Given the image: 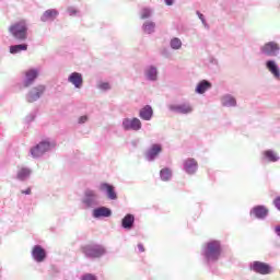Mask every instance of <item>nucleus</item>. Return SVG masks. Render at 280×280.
I'll return each instance as SVG.
<instances>
[{"instance_id":"13","label":"nucleus","mask_w":280,"mask_h":280,"mask_svg":"<svg viewBox=\"0 0 280 280\" xmlns=\"http://www.w3.org/2000/svg\"><path fill=\"white\" fill-rule=\"evenodd\" d=\"M58 14H59L58 10L48 9L40 16V21H42V23L54 22V21H56V19H58Z\"/></svg>"},{"instance_id":"31","label":"nucleus","mask_w":280,"mask_h":280,"mask_svg":"<svg viewBox=\"0 0 280 280\" xmlns=\"http://www.w3.org/2000/svg\"><path fill=\"white\" fill-rule=\"evenodd\" d=\"M182 45H183V43H182V40L179 38H173L171 40L172 49H180Z\"/></svg>"},{"instance_id":"21","label":"nucleus","mask_w":280,"mask_h":280,"mask_svg":"<svg viewBox=\"0 0 280 280\" xmlns=\"http://www.w3.org/2000/svg\"><path fill=\"white\" fill-rule=\"evenodd\" d=\"M27 44L23 43V44H16V45H12L10 46V54H21V51H27Z\"/></svg>"},{"instance_id":"37","label":"nucleus","mask_w":280,"mask_h":280,"mask_svg":"<svg viewBox=\"0 0 280 280\" xmlns=\"http://www.w3.org/2000/svg\"><path fill=\"white\" fill-rule=\"evenodd\" d=\"M21 194H25V196H30L32 194V188H27L26 190H22Z\"/></svg>"},{"instance_id":"16","label":"nucleus","mask_w":280,"mask_h":280,"mask_svg":"<svg viewBox=\"0 0 280 280\" xmlns=\"http://www.w3.org/2000/svg\"><path fill=\"white\" fill-rule=\"evenodd\" d=\"M170 109L178 112L179 114H190V112H192V107L188 103H184L182 105H170Z\"/></svg>"},{"instance_id":"14","label":"nucleus","mask_w":280,"mask_h":280,"mask_svg":"<svg viewBox=\"0 0 280 280\" xmlns=\"http://www.w3.org/2000/svg\"><path fill=\"white\" fill-rule=\"evenodd\" d=\"M162 151H163L162 144H152L149 151H147V159L149 161L155 160V158H158V155H160Z\"/></svg>"},{"instance_id":"42","label":"nucleus","mask_w":280,"mask_h":280,"mask_svg":"<svg viewBox=\"0 0 280 280\" xmlns=\"http://www.w3.org/2000/svg\"><path fill=\"white\" fill-rule=\"evenodd\" d=\"M197 14H198L200 21H202V23H206L203 14H201L200 12H197Z\"/></svg>"},{"instance_id":"6","label":"nucleus","mask_w":280,"mask_h":280,"mask_svg":"<svg viewBox=\"0 0 280 280\" xmlns=\"http://www.w3.org/2000/svg\"><path fill=\"white\" fill-rule=\"evenodd\" d=\"M45 91L47 88L45 85H36L32 88L26 94V102L28 104H34V102H38L42 95H45Z\"/></svg>"},{"instance_id":"2","label":"nucleus","mask_w":280,"mask_h":280,"mask_svg":"<svg viewBox=\"0 0 280 280\" xmlns=\"http://www.w3.org/2000/svg\"><path fill=\"white\" fill-rule=\"evenodd\" d=\"M27 21L22 20L20 22H15L9 27V34H11L18 43H25V40H27Z\"/></svg>"},{"instance_id":"8","label":"nucleus","mask_w":280,"mask_h":280,"mask_svg":"<svg viewBox=\"0 0 280 280\" xmlns=\"http://www.w3.org/2000/svg\"><path fill=\"white\" fill-rule=\"evenodd\" d=\"M32 257L37 264H43L47 259V250L40 245H35L32 249Z\"/></svg>"},{"instance_id":"25","label":"nucleus","mask_w":280,"mask_h":280,"mask_svg":"<svg viewBox=\"0 0 280 280\" xmlns=\"http://www.w3.org/2000/svg\"><path fill=\"white\" fill-rule=\"evenodd\" d=\"M172 175L173 173L171 168H162L160 171V176L163 182H170V179L172 178Z\"/></svg>"},{"instance_id":"40","label":"nucleus","mask_w":280,"mask_h":280,"mask_svg":"<svg viewBox=\"0 0 280 280\" xmlns=\"http://www.w3.org/2000/svg\"><path fill=\"white\" fill-rule=\"evenodd\" d=\"M98 88L102 89V91H106V82L101 83Z\"/></svg>"},{"instance_id":"11","label":"nucleus","mask_w":280,"mask_h":280,"mask_svg":"<svg viewBox=\"0 0 280 280\" xmlns=\"http://www.w3.org/2000/svg\"><path fill=\"white\" fill-rule=\"evenodd\" d=\"M68 82L74 85V89H82L84 84V78L80 72H72L68 77Z\"/></svg>"},{"instance_id":"19","label":"nucleus","mask_w":280,"mask_h":280,"mask_svg":"<svg viewBox=\"0 0 280 280\" xmlns=\"http://www.w3.org/2000/svg\"><path fill=\"white\" fill-rule=\"evenodd\" d=\"M152 116L153 109L151 105H144V107L140 109V118H142L143 120H151Z\"/></svg>"},{"instance_id":"20","label":"nucleus","mask_w":280,"mask_h":280,"mask_svg":"<svg viewBox=\"0 0 280 280\" xmlns=\"http://www.w3.org/2000/svg\"><path fill=\"white\" fill-rule=\"evenodd\" d=\"M133 224H135L133 214H126V217H124V219L121 220V225L124 226V229H132Z\"/></svg>"},{"instance_id":"15","label":"nucleus","mask_w":280,"mask_h":280,"mask_svg":"<svg viewBox=\"0 0 280 280\" xmlns=\"http://www.w3.org/2000/svg\"><path fill=\"white\" fill-rule=\"evenodd\" d=\"M32 176V168L30 167H20L16 173V179L25 183Z\"/></svg>"},{"instance_id":"33","label":"nucleus","mask_w":280,"mask_h":280,"mask_svg":"<svg viewBox=\"0 0 280 280\" xmlns=\"http://www.w3.org/2000/svg\"><path fill=\"white\" fill-rule=\"evenodd\" d=\"M81 280H97V277L93 273H84L81 276Z\"/></svg>"},{"instance_id":"4","label":"nucleus","mask_w":280,"mask_h":280,"mask_svg":"<svg viewBox=\"0 0 280 280\" xmlns=\"http://www.w3.org/2000/svg\"><path fill=\"white\" fill-rule=\"evenodd\" d=\"M205 257L208 261H214L222 255V244L219 240H211L207 242L203 250Z\"/></svg>"},{"instance_id":"24","label":"nucleus","mask_w":280,"mask_h":280,"mask_svg":"<svg viewBox=\"0 0 280 280\" xmlns=\"http://www.w3.org/2000/svg\"><path fill=\"white\" fill-rule=\"evenodd\" d=\"M209 88H211L210 81L203 80L198 83L196 91L199 92V94H202L206 90H209Z\"/></svg>"},{"instance_id":"7","label":"nucleus","mask_w":280,"mask_h":280,"mask_svg":"<svg viewBox=\"0 0 280 280\" xmlns=\"http://www.w3.org/2000/svg\"><path fill=\"white\" fill-rule=\"evenodd\" d=\"M250 268L254 272H259L260 275H270L272 272L270 264L266 261H253Z\"/></svg>"},{"instance_id":"38","label":"nucleus","mask_w":280,"mask_h":280,"mask_svg":"<svg viewBox=\"0 0 280 280\" xmlns=\"http://www.w3.org/2000/svg\"><path fill=\"white\" fill-rule=\"evenodd\" d=\"M35 117L36 116L34 114H31L30 116L26 117V121H34Z\"/></svg>"},{"instance_id":"18","label":"nucleus","mask_w":280,"mask_h":280,"mask_svg":"<svg viewBox=\"0 0 280 280\" xmlns=\"http://www.w3.org/2000/svg\"><path fill=\"white\" fill-rule=\"evenodd\" d=\"M92 209V218H94V220H102V218H106V207L97 206Z\"/></svg>"},{"instance_id":"9","label":"nucleus","mask_w":280,"mask_h":280,"mask_svg":"<svg viewBox=\"0 0 280 280\" xmlns=\"http://www.w3.org/2000/svg\"><path fill=\"white\" fill-rule=\"evenodd\" d=\"M260 51L265 54V56H278L280 51V45H278V43H275V42L266 43L260 48Z\"/></svg>"},{"instance_id":"35","label":"nucleus","mask_w":280,"mask_h":280,"mask_svg":"<svg viewBox=\"0 0 280 280\" xmlns=\"http://www.w3.org/2000/svg\"><path fill=\"white\" fill-rule=\"evenodd\" d=\"M86 121H89V116L88 115L80 116L79 119H78V124L81 125V126L83 124H86Z\"/></svg>"},{"instance_id":"39","label":"nucleus","mask_w":280,"mask_h":280,"mask_svg":"<svg viewBox=\"0 0 280 280\" xmlns=\"http://www.w3.org/2000/svg\"><path fill=\"white\" fill-rule=\"evenodd\" d=\"M138 248L140 253H143L145 250V246H143V244H138Z\"/></svg>"},{"instance_id":"27","label":"nucleus","mask_w":280,"mask_h":280,"mask_svg":"<svg viewBox=\"0 0 280 280\" xmlns=\"http://www.w3.org/2000/svg\"><path fill=\"white\" fill-rule=\"evenodd\" d=\"M107 197L108 199H112V201H115L116 199H118V195L115 190V187L108 184H107Z\"/></svg>"},{"instance_id":"23","label":"nucleus","mask_w":280,"mask_h":280,"mask_svg":"<svg viewBox=\"0 0 280 280\" xmlns=\"http://www.w3.org/2000/svg\"><path fill=\"white\" fill-rule=\"evenodd\" d=\"M268 211L269 210H267V208L264 206H258L253 209V213L256 215V218H266V215H268Z\"/></svg>"},{"instance_id":"36","label":"nucleus","mask_w":280,"mask_h":280,"mask_svg":"<svg viewBox=\"0 0 280 280\" xmlns=\"http://www.w3.org/2000/svg\"><path fill=\"white\" fill-rule=\"evenodd\" d=\"M273 203H275L276 208L280 211V197H277V198L273 200Z\"/></svg>"},{"instance_id":"17","label":"nucleus","mask_w":280,"mask_h":280,"mask_svg":"<svg viewBox=\"0 0 280 280\" xmlns=\"http://www.w3.org/2000/svg\"><path fill=\"white\" fill-rule=\"evenodd\" d=\"M184 168L186 173H189V174L196 173L198 168V162H196V160L190 158L186 160V162L184 163Z\"/></svg>"},{"instance_id":"12","label":"nucleus","mask_w":280,"mask_h":280,"mask_svg":"<svg viewBox=\"0 0 280 280\" xmlns=\"http://www.w3.org/2000/svg\"><path fill=\"white\" fill-rule=\"evenodd\" d=\"M122 127L124 129H133L135 131H138L142 127V122L139 118H125L122 120Z\"/></svg>"},{"instance_id":"32","label":"nucleus","mask_w":280,"mask_h":280,"mask_svg":"<svg viewBox=\"0 0 280 280\" xmlns=\"http://www.w3.org/2000/svg\"><path fill=\"white\" fill-rule=\"evenodd\" d=\"M151 16V10L148 8H143L141 12V19H150Z\"/></svg>"},{"instance_id":"43","label":"nucleus","mask_w":280,"mask_h":280,"mask_svg":"<svg viewBox=\"0 0 280 280\" xmlns=\"http://www.w3.org/2000/svg\"><path fill=\"white\" fill-rule=\"evenodd\" d=\"M166 5H173L174 0H165Z\"/></svg>"},{"instance_id":"29","label":"nucleus","mask_w":280,"mask_h":280,"mask_svg":"<svg viewBox=\"0 0 280 280\" xmlns=\"http://www.w3.org/2000/svg\"><path fill=\"white\" fill-rule=\"evenodd\" d=\"M144 32L147 34H152V32H155V23H152V22L144 23Z\"/></svg>"},{"instance_id":"28","label":"nucleus","mask_w":280,"mask_h":280,"mask_svg":"<svg viewBox=\"0 0 280 280\" xmlns=\"http://www.w3.org/2000/svg\"><path fill=\"white\" fill-rule=\"evenodd\" d=\"M147 77L152 80L158 79V68H154V66H151V68L147 70Z\"/></svg>"},{"instance_id":"45","label":"nucleus","mask_w":280,"mask_h":280,"mask_svg":"<svg viewBox=\"0 0 280 280\" xmlns=\"http://www.w3.org/2000/svg\"><path fill=\"white\" fill-rule=\"evenodd\" d=\"M108 215H112V210H109V209L107 208V218H108Z\"/></svg>"},{"instance_id":"22","label":"nucleus","mask_w":280,"mask_h":280,"mask_svg":"<svg viewBox=\"0 0 280 280\" xmlns=\"http://www.w3.org/2000/svg\"><path fill=\"white\" fill-rule=\"evenodd\" d=\"M267 69L272 72V74H275V77H280V70L276 63V61H273V59H269V61H267Z\"/></svg>"},{"instance_id":"26","label":"nucleus","mask_w":280,"mask_h":280,"mask_svg":"<svg viewBox=\"0 0 280 280\" xmlns=\"http://www.w3.org/2000/svg\"><path fill=\"white\" fill-rule=\"evenodd\" d=\"M264 156L269 160V162H278L279 158L275 151L267 150L264 152Z\"/></svg>"},{"instance_id":"30","label":"nucleus","mask_w":280,"mask_h":280,"mask_svg":"<svg viewBox=\"0 0 280 280\" xmlns=\"http://www.w3.org/2000/svg\"><path fill=\"white\" fill-rule=\"evenodd\" d=\"M223 105H236V98L234 96H223Z\"/></svg>"},{"instance_id":"34","label":"nucleus","mask_w":280,"mask_h":280,"mask_svg":"<svg viewBox=\"0 0 280 280\" xmlns=\"http://www.w3.org/2000/svg\"><path fill=\"white\" fill-rule=\"evenodd\" d=\"M78 12H80V11H78V9H75V7H69L68 8L69 16H75V14H78Z\"/></svg>"},{"instance_id":"10","label":"nucleus","mask_w":280,"mask_h":280,"mask_svg":"<svg viewBox=\"0 0 280 280\" xmlns=\"http://www.w3.org/2000/svg\"><path fill=\"white\" fill-rule=\"evenodd\" d=\"M38 78V70L36 69H30L25 72V78L23 80V86L24 89H30L34 82H36V79Z\"/></svg>"},{"instance_id":"3","label":"nucleus","mask_w":280,"mask_h":280,"mask_svg":"<svg viewBox=\"0 0 280 280\" xmlns=\"http://www.w3.org/2000/svg\"><path fill=\"white\" fill-rule=\"evenodd\" d=\"M54 148H56V142L50 141L49 139L42 140L30 149V155L32 159H40L42 156H45L47 152H51Z\"/></svg>"},{"instance_id":"44","label":"nucleus","mask_w":280,"mask_h":280,"mask_svg":"<svg viewBox=\"0 0 280 280\" xmlns=\"http://www.w3.org/2000/svg\"><path fill=\"white\" fill-rule=\"evenodd\" d=\"M276 233L280 235V225L276 226Z\"/></svg>"},{"instance_id":"5","label":"nucleus","mask_w":280,"mask_h":280,"mask_svg":"<svg viewBox=\"0 0 280 280\" xmlns=\"http://www.w3.org/2000/svg\"><path fill=\"white\" fill-rule=\"evenodd\" d=\"M81 203L83 209H95V207H100V205H102L100 201V195L93 189L84 190Z\"/></svg>"},{"instance_id":"41","label":"nucleus","mask_w":280,"mask_h":280,"mask_svg":"<svg viewBox=\"0 0 280 280\" xmlns=\"http://www.w3.org/2000/svg\"><path fill=\"white\" fill-rule=\"evenodd\" d=\"M100 189L101 191H106V183H102Z\"/></svg>"},{"instance_id":"1","label":"nucleus","mask_w":280,"mask_h":280,"mask_svg":"<svg viewBox=\"0 0 280 280\" xmlns=\"http://www.w3.org/2000/svg\"><path fill=\"white\" fill-rule=\"evenodd\" d=\"M85 259H100L106 255V247L97 243H88L81 246Z\"/></svg>"}]
</instances>
